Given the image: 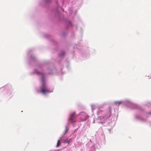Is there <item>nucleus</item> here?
<instances>
[{"label": "nucleus", "mask_w": 151, "mask_h": 151, "mask_svg": "<svg viewBox=\"0 0 151 151\" xmlns=\"http://www.w3.org/2000/svg\"><path fill=\"white\" fill-rule=\"evenodd\" d=\"M150 78H151V76L150 77Z\"/></svg>", "instance_id": "obj_9"}, {"label": "nucleus", "mask_w": 151, "mask_h": 151, "mask_svg": "<svg viewBox=\"0 0 151 151\" xmlns=\"http://www.w3.org/2000/svg\"><path fill=\"white\" fill-rule=\"evenodd\" d=\"M62 55H64V54H65V53H64V52H62Z\"/></svg>", "instance_id": "obj_7"}, {"label": "nucleus", "mask_w": 151, "mask_h": 151, "mask_svg": "<svg viewBox=\"0 0 151 151\" xmlns=\"http://www.w3.org/2000/svg\"><path fill=\"white\" fill-rule=\"evenodd\" d=\"M80 115L81 116L80 119L82 121L86 120L88 118V116L85 113L82 112L80 114Z\"/></svg>", "instance_id": "obj_2"}, {"label": "nucleus", "mask_w": 151, "mask_h": 151, "mask_svg": "<svg viewBox=\"0 0 151 151\" xmlns=\"http://www.w3.org/2000/svg\"><path fill=\"white\" fill-rule=\"evenodd\" d=\"M60 140H58V141L57 145H56V147H58L60 145Z\"/></svg>", "instance_id": "obj_4"}, {"label": "nucleus", "mask_w": 151, "mask_h": 151, "mask_svg": "<svg viewBox=\"0 0 151 151\" xmlns=\"http://www.w3.org/2000/svg\"><path fill=\"white\" fill-rule=\"evenodd\" d=\"M42 85L40 88L41 92L45 94L46 93H50L52 91H50L47 87L45 83V82L44 79L42 78Z\"/></svg>", "instance_id": "obj_1"}, {"label": "nucleus", "mask_w": 151, "mask_h": 151, "mask_svg": "<svg viewBox=\"0 0 151 151\" xmlns=\"http://www.w3.org/2000/svg\"><path fill=\"white\" fill-rule=\"evenodd\" d=\"M121 102L116 101L115 102V104L116 105H119L121 104Z\"/></svg>", "instance_id": "obj_6"}, {"label": "nucleus", "mask_w": 151, "mask_h": 151, "mask_svg": "<svg viewBox=\"0 0 151 151\" xmlns=\"http://www.w3.org/2000/svg\"><path fill=\"white\" fill-rule=\"evenodd\" d=\"M71 139H70L69 140L68 139H66L64 141V142H67L68 144L70 142H71Z\"/></svg>", "instance_id": "obj_5"}, {"label": "nucleus", "mask_w": 151, "mask_h": 151, "mask_svg": "<svg viewBox=\"0 0 151 151\" xmlns=\"http://www.w3.org/2000/svg\"><path fill=\"white\" fill-rule=\"evenodd\" d=\"M67 127H66V132L65 133V134L67 132Z\"/></svg>", "instance_id": "obj_8"}, {"label": "nucleus", "mask_w": 151, "mask_h": 151, "mask_svg": "<svg viewBox=\"0 0 151 151\" xmlns=\"http://www.w3.org/2000/svg\"><path fill=\"white\" fill-rule=\"evenodd\" d=\"M76 116L75 115V113H74L72 114L71 116V117L69 119V120H70L71 122L72 123H73L76 122V119L75 118Z\"/></svg>", "instance_id": "obj_3"}]
</instances>
